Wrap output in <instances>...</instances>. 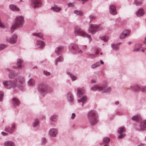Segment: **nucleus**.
<instances>
[{"label": "nucleus", "instance_id": "nucleus-1", "mask_svg": "<svg viewBox=\"0 0 146 146\" xmlns=\"http://www.w3.org/2000/svg\"><path fill=\"white\" fill-rule=\"evenodd\" d=\"M88 118L89 123L92 125H95L98 122L97 115L94 110H91L88 112Z\"/></svg>", "mask_w": 146, "mask_h": 146}, {"label": "nucleus", "instance_id": "nucleus-2", "mask_svg": "<svg viewBox=\"0 0 146 146\" xmlns=\"http://www.w3.org/2000/svg\"><path fill=\"white\" fill-rule=\"evenodd\" d=\"M16 21L11 28V31L12 33L17 28L22 27L24 23V19L22 16H17L16 18Z\"/></svg>", "mask_w": 146, "mask_h": 146}, {"label": "nucleus", "instance_id": "nucleus-3", "mask_svg": "<svg viewBox=\"0 0 146 146\" xmlns=\"http://www.w3.org/2000/svg\"><path fill=\"white\" fill-rule=\"evenodd\" d=\"M93 91L95 90H99L102 92H107L110 91L111 90L110 88H107L106 86H102L99 85H96L93 86L91 88Z\"/></svg>", "mask_w": 146, "mask_h": 146}, {"label": "nucleus", "instance_id": "nucleus-4", "mask_svg": "<svg viewBox=\"0 0 146 146\" xmlns=\"http://www.w3.org/2000/svg\"><path fill=\"white\" fill-rule=\"evenodd\" d=\"M74 33L76 35H78L86 37L90 39L89 40H92L90 36L87 34L82 30L79 27H76L75 29Z\"/></svg>", "mask_w": 146, "mask_h": 146}, {"label": "nucleus", "instance_id": "nucleus-5", "mask_svg": "<svg viewBox=\"0 0 146 146\" xmlns=\"http://www.w3.org/2000/svg\"><path fill=\"white\" fill-rule=\"evenodd\" d=\"M3 84L5 88L10 89L12 88H14L16 86L17 81H4L3 82Z\"/></svg>", "mask_w": 146, "mask_h": 146}, {"label": "nucleus", "instance_id": "nucleus-6", "mask_svg": "<svg viewBox=\"0 0 146 146\" xmlns=\"http://www.w3.org/2000/svg\"><path fill=\"white\" fill-rule=\"evenodd\" d=\"M99 28V25L91 24L90 25L88 31L89 33H91L92 34H94L98 30Z\"/></svg>", "mask_w": 146, "mask_h": 146}, {"label": "nucleus", "instance_id": "nucleus-7", "mask_svg": "<svg viewBox=\"0 0 146 146\" xmlns=\"http://www.w3.org/2000/svg\"><path fill=\"white\" fill-rule=\"evenodd\" d=\"M125 131V129L124 127L122 126L119 127L118 130V133H119L121 134V135L118 137L119 138H123L125 135V134H122V133L124 132Z\"/></svg>", "mask_w": 146, "mask_h": 146}, {"label": "nucleus", "instance_id": "nucleus-8", "mask_svg": "<svg viewBox=\"0 0 146 146\" xmlns=\"http://www.w3.org/2000/svg\"><path fill=\"white\" fill-rule=\"evenodd\" d=\"M69 49L70 50H74L76 51L78 53H80L82 52L81 50H78V47L76 44H71L69 46Z\"/></svg>", "mask_w": 146, "mask_h": 146}, {"label": "nucleus", "instance_id": "nucleus-9", "mask_svg": "<svg viewBox=\"0 0 146 146\" xmlns=\"http://www.w3.org/2000/svg\"><path fill=\"white\" fill-rule=\"evenodd\" d=\"M134 91L136 92L141 91L143 92H146V86H140L139 85H136L134 87Z\"/></svg>", "mask_w": 146, "mask_h": 146}, {"label": "nucleus", "instance_id": "nucleus-10", "mask_svg": "<svg viewBox=\"0 0 146 146\" xmlns=\"http://www.w3.org/2000/svg\"><path fill=\"white\" fill-rule=\"evenodd\" d=\"M17 39V36L16 35H14L9 39H7V41L11 44H14L16 42Z\"/></svg>", "mask_w": 146, "mask_h": 146}, {"label": "nucleus", "instance_id": "nucleus-11", "mask_svg": "<svg viewBox=\"0 0 146 146\" xmlns=\"http://www.w3.org/2000/svg\"><path fill=\"white\" fill-rule=\"evenodd\" d=\"M130 34V31L128 30H126L123 31V32L120 35V39H123L127 37Z\"/></svg>", "mask_w": 146, "mask_h": 146}, {"label": "nucleus", "instance_id": "nucleus-12", "mask_svg": "<svg viewBox=\"0 0 146 146\" xmlns=\"http://www.w3.org/2000/svg\"><path fill=\"white\" fill-rule=\"evenodd\" d=\"M57 133V131L55 129H51L49 131L50 135L52 137H55Z\"/></svg>", "mask_w": 146, "mask_h": 146}, {"label": "nucleus", "instance_id": "nucleus-13", "mask_svg": "<svg viewBox=\"0 0 146 146\" xmlns=\"http://www.w3.org/2000/svg\"><path fill=\"white\" fill-rule=\"evenodd\" d=\"M110 13L113 15H115L116 14V8L113 5H111L110 7Z\"/></svg>", "mask_w": 146, "mask_h": 146}, {"label": "nucleus", "instance_id": "nucleus-14", "mask_svg": "<svg viewBox=\"0 0 146 146\" xmlns=\"http://www.w3.org/2000/svg\"><path fill=\"white\" fill-rule=\"evenodd\" d=\"M46 88V86L45 85L41 84L39 85L38 89L39 91L43 92L45 90Z\"/></svg>", "mask_w": 146, "mask_h": 146}, {"label": "nucleus", "instance_id": "nucleus-15", "mask_svg": "<svg viewBox=\"0 0 146 146\" xmlns=\"http://www.w3.org/2000/svg\"><path fill=\"white\" fill-rule=\"evenodd\" d=\"M33 2L35 5V8L36 7H39L41 6V2L40 0H33Z\"/></svg>", "mask_w": 146, "mask_h": 146}, {"label": "nucleus", "instance_id": "nucleus-16", "mask_svg": "<svg viewBox=\"0 0 146 146\" xmlns=\"http://www.w3.org/2000/svg\"><path fill=\"white\" fill-rule=\"evenodd\" d=\"M36 45L39 48H42L45 46V43L43 41L38 40L36 41Z\"/></svg>", "mask_w": 146, "mask_h": 146}, {"label": "nucleus", "instance_id": "nucleus-17", "mask_svg": "<svg viewBox=\"0 0 146 146\" xmlns=\"http://www.w3.org/2000/svg\"><path fill=\"white\" fill-rule=\"evenodd\" d=\"M84 93L85 92L84 90L79 88L77 89V95L78 96H82Z\"/></svg>", "mask_w": 146, "mask_h": 146}, {"label": "nucleus", "instance_id": "nucleus-18", "mask_svg": "<svg viewBox=\"0 0 146 146\" xmlns=\"http://www.w3.org/2000/svg\"><path fill=\"white\" fill-rule=\"evenodd\" d=\"M140 127L141 130L146 129V120H144L141 123Z\"/></svg>", "mask_w": 146, "mask_h": 146}, {"label": "nucleus", "instance_id": "nucleus-19", "mask_svg": "<svg viewBox=\"0 0 146 146\" xmlns=\"http://www.w3.org/2000/svg\"><path fill=\"white\" fill-rule=\"evenodd\" d=\"M136 14L138 17L143 16L144 14V11L143 9H139L138 11L137 12Z\"/></svg>", "mask_w": 146, "mask_h": 146}, {"label": "nucleus", "instance_id": "nucleus-20", "mask_svg": "<svg viewBox=\"0 0 146 146\" xmlns=\"http://www.w3.org/2000/svg\"><path fill=\"white\" fill-rule=\"evenodd\" d=\"M23 60L21 59H19L17 60V67H14V68H17L18 69H20L22 68L21 64L22 63Z\"/></svg>", "mask_w": 146, "mask_h": 146}, {"label": "nucleus", "instance_id": "nucleus-21", "mask_svg": "<svg viewBox=\"0 0 146 146\" xmlns=\"http://www.w3.org/2000/svg\"><path fill=\"white\" fill-rule=\"evenodd\" d=\"M51 10H53L55 12H58L61 10V8L58 7L56 5H55L54 7L51 8Z\"/></svg>", "mask_w": 146, "mask_h": 146}, {"label": "nucleus", "instance_id": "nucleus-22", "mask_svg": "<svg viewBox=\"0 0 146 146\" xmlns=\"http://www.w3.org/2000/svg\"><path fill=\"white\" fill-rule=\"evenodd\" d=\"M87 100V97L85 96L82 97L80 99L78 100V101L79 103L80 102H82V106H83L84 104L86 102Z\"/></svg>", "mask_w": 146, "mask_h": 146}, {"label": "nucleus", "instance_id": "nucleus-23", "mask_svg": "<svg viewBox=\"0 0 146 146\" xmlns=\"http://www.w3.org/2000/svg\"><path fill=\"white\" fill-rule=\"evenodd\" d=\"M5 146H15L14 143L11 141H7L4 143Z\"/></svg>", "mask_w": 146, "mask_h": 146}, {"label": "nucleus", "instance_id": "nucleus-24", "mask_svg": "<svg viewBox=\"0 0 146 146\" xmlns=\"http://www.w3.org/2000/svg\"><path fill=\"white\" fill-rule=\"evenodd\" d=\"M9 7L10 9L12 11H19V9L18 8L13 5H10Z\"/></svg>", "mask_w": 146, "mask_h": 146}, {"label": "nucleus", "instance_id": "nucleus-25", "mask_svg": "<svg viewBox=\"0 0 146 146\" xmlns=\"http://www.w3.org/2000/svg\"><path fill=\"white\" fill-rule=\"evenodd\" d=\"M12 102L14 106L18 105L19 103V102L18 99L16 98H13L12 99Z\"/></svg>", "mask_w": 146, "mask_h": 146}, {"label": "nucleus", "instance_id": "nucleus-26", "mask_svg": "<svg viewBox=\"0 0 146 146\" xmlns=\"http://www.w3.org/2000/svg\"><path fill=\"white\" fill-rule=\"evenodd\" d=\"M131 119L133 120L138 122L141 119V117L139 115H137L133 117Z\"/></svg>", "mask_w": 146, "mask_h": 146}, {"label": "nucleus", "instance_id": "nucleus-27", "mask_svg": "<svg viewBox=\"0 0 146 146\" xmlns=\"http://www.w3.org/2000/svg\"><path fill=\"white\" fill-rule=\"evenodd\" d=\"M67 99L70 102H72L73 100V97L70 93H68L67 95Z\"/></svg>", "mask_w": 146, "mask_h": 146}, {"label": "nucleus", "instance_id": "nucleus-28", "mask_svg": "<svg viewBox=\"0 0 146 146\" xmlns=\"http://www.w3.org/2000/svg\"><path fill=\"white\" fill-rule=\"evenodd\" d=\"M63 48V47L62 46H59L58 48H57L55 50L56 52L58 54H60L61 51Z\"/></svg>", "mask_w": 146, "mask_h": 146}, {"label": "nucleus", "instance_id": "nucleus-29", "mask_svg": "<svg viewBox=\"0 0 146 146\" xmlns=\"http://www.w3.org/2000/svg\"><path fill=\"white\" fill-rule=\"evenodd\" d=\"M141 47V46L140 45L137 44L135 45V48L133 50V51L134 52L138 51L140 50Z\"/></svg>", "mask_w": 146, "mask_h": 146}, {"label": "nucleus", "instance_id": "nucleus-30", "mask_svg": "<svg viewBox=\"0 0 146 146\" xmlns=\"http://www.w3.org/2000/svg\"><path fill=\"white\" fill-rule=\"evenodd\" d=\"M28 84L29 86H33L35 84V80L33 79H31L29 81Z\"/></svg>", "mask_w": 146, "mask_h": 146}, {"label": "nucleus", "instance_id": "nucleus-31", "mask_svg": "<svg viewBox=\"0 0 146 146\" xmlns=\"http://www.w3.org/2000/svg\"><path fill=\"white\" fill-rule=\"evenodd\" d=\"M33 35L38 37L40 38H41L42 37L43 35L42 33H34L33 34Z\"/></svg>", "mask_w": 146, "mask_h": 146}, {"label": "nucleus", "instance_id": "nucleus-32", "mask_svg": "<svg viewBox=\"0 0 146 146\" xmlns=\"http://www.w3.org/2000/svg\"><path fill=\"white\" fill-rule=\"evenodd\" d=\"M110 139L108 137L105 138L103 140V143L104 144H107L110 141Z\"/></svg>", "mask_w": 146, "mask_h": 146}, {"label": "nucleus", "instance_id": "nucleus-33", "mask_svg": "<svg viewBox=\"0 0 146 146\" xmlns=\"http://www.w3.org/2000/svg\"><path fill=\"white\" fill-rule=\"evenodd\" d=\"M5 131L8 132L12 133H13V129L10 127H8L5 128Z\"/></svg>", "mask_w": 146, "mask_h": 146}, {"label": "nucleus", "instance_id": "nucleus-34", "mask_svg": "<svg viewBox=\"0 0 146 146\" xmlns=\"http://www.w3.org/2000/svg\"><path fill=\"white\" fill-rule=\"evenodd\" d=\"M67 74L68 75L70 76L72 80V81L75 80L76 79V77L74 75L72 74L71 73L68 72Z\"/></svg>", "mask_w": 146, "mask_h": 146}, {"label": "nucleus", "instance_id": "nucleus-35", "mask_svg": "<svg viewBox=\"0 0 146 146\" xmlns=\"http://www.w3.org/2000/svg\"><path fill=\"white\" fill-rule=\"evenodd\" d=\"M74 13L75 14L80 16H82L83 15V13L81 11L75 10L74 11Z\"/></svg>", "mask_w": 146, "mask_h": 146}, {"label": "nucleus", "instance_id": "nucleus-36", "mask_svg": "<svg viewBox=\"0 0 146 146\" xmlns=\"http://www.w3.org/2000/svg\"><path fill=\"white\" fill-rule=\"evenodd\" d=\"M39 124V121L38 119H36L33 122V127H35Z\"/></svg>", "mask_w": 146, "mask_h": 146}, {"label": "nucleus", "instance_id": "nucleus-37", "mask_svg": "<svg viewBox=\"0 0 146 146\" xmlns=\"http://www.w3.org/2000/svg\"><path fill=\"white\" fill-rule=\"evenodd\" d=\"M100 38L104 41H107L108 40V36H104L102 37H100Z\"/></svg>", "mask_w": 146, "mask_h": 146}, {"label": "nucleus", "instance_id": "nucleus-38", "mask_svg": "<svg viewBox=\"0 0 146 146\" xmlns=\"http://www.w3.org/2000/svg\"><path fill=\"white\" fill-rule=\"evenodd\" d=\"M57 118V117L56 115H54L51 116L50 117V120L52 121H55Z\"/></svg>", "mask_w": 146, "mask_h": 146}, {"label": "nucleus", "instance_id": "nucleus-39", "mask_svg": "<svg viewBox=\"0 0 146 146\" xmlns=\"http://www.w3.org/2000/svg\"><path fill=\"white\" fill-rule=\"evenodd\" d=\"M142 0H136L135 2L136 5H140L142 4Z\"/></svg>", "mask_w": 146, "mask_h": 146}, {"label": "nucleus", "instance_id": "nucleus-40", "mask_svg": "<svg viewBox=\"0 0 146 146\" xmlns=\"http://www.w3.org/2000/svg\"><path fill=\"white\" fill-rule=\"evenodd\" d=\"M100 64L99 63H96L92 65L91 67L92 68H95L99 66Z\"/></svg>", "mask_w": 146, "mask_h": 146}, {"label": "nucleus", "instance_id": "nucleus-41", "mask_svg": "<svg viewBox=\"0 0 146 146\" xmlns=\"http://www.w3.org/2000/svg\"><path fill=\"white\" fill-rule=\"evenodd\" d=\"M6 46V45L4 44H0V51L3 49Z\"/></svg>", "mask_w": 146, "mask_h": 146}, {"label": "nucleus", "instance_id": "nucleus-42", "mask_svg": "<svg viewBox=\"0 0 146 146\" xmlns=\"http://www.w3.org/2000/svg\"><path fill=\"white\" fill-rule=\"evenodd\" d=\"M3 93L2 91H0V101L2 100V98L3 96Z\"/></svg>", "mask_w": 146, "mask_h": 146}, {"label": "nucleus", "instance_id": "nucleus-43", "mask_svg": "<svg viewBox=\"0 0 146 146\" xmlns=\"http://www.w3.org/2000/svg\"><path fill=\"white\" fill-rule=\"evenodd\" d=\"M89 18L90 20L95 19L96 18V17L93 15H90L89 17Z\"/></svg>", "mask_w": 146, "mask_h": 146}, {"label": "nucleus", "instance_id": "nucleus-44", "mask_svg": "<svg viewBox=\"0 0 146 146\" xmlns=\"http://www.w3.org/2000/svg\"><path fill=\"white\" fill-rule=\"evenodd\" d=\"M62 60V57H60L58 58L56 60L55 63L56 64H57V62L59 61H61Z\"/></svg>", "mask_w": 146, "mask_h": 146}, {"label": "nucleus", "instance_id": "nucleus-45", "mask_svg": "<svg viewBox=\"0 0 146 146\" xmlns=\"http://www.w3.org/2000/svg\"><path fill=\"white\" fill-rule=\"evenodd\" d=\"M112 47L115 50H117L118 49V48L117 46L115 44L112 45Z\"/></svg>", "mask_w": 146, "mask_h": 146}, {"label": "nucleus", "instance_id": "nucleus-46", "mask_svg": "<svg viewBox=\"0 0 146 146\" xmlns=\"http://www.w3.org/2000/svg\"><path fill=\"white\" fill-rule=\"evenodd\" d=\"M46 142V139L45 138H43L42 139V145L44 144Z\"/></svg>", "mask_w": 146, "mask_h": 146}, {"label": "nucleus", "instance_id": "nucleus-47", "mask_svg": "<svg viewBox=\"0 0 146 146\" xmlns=\"http://www.w3.org/2000/svg\"><path fill=\"white\" fill-rule=\"evenodd\" d=\"M44 74L45 75H46V76H48L50 75V73L46 71H44Z\"/></svg>", "mask_w": 146, "mask_h": 146}, {"label": "nucleus", "instance_id": "nucleus-48", "mask_svg": "<svg viewBox=\"0 0 146 146\" xmlns=\"http://www.w3.org/2000/svg\"><path fill=\"white\" fill-rule=\"evenodd\" d=\"M0 27L2 28H4L5 27L3 23L1 22V21H0Z\"/></svg>", "mask_w": 146, "mask_h": 146}, {"label": "nucleus", "instance_id": "nucleus-49", "mask_svg": "<svg viewBox=\"0 0 146 146\" xmlns=\"http://www.w3.org/2000/svg\"><path fill=\"white\" fill-rule=\"evenodd\" d=\"M14 74H11V73H10L9 75V77L11 78H13L14 77Z\"/></svg>", "mask_w": 146, "mask_h": 146}, {"label": "nucleus", "instance_id": "nucleus-50", "mask_svg": "<svg viewBox=\"0 0 146 146\" xmlns=\"http://www.w3.org/2000/svg\"><path fill=\"white\" fill-rule=\"evenodd\" d=\"M76 115L74 113H72V115L71 118L72 119H73L75 117Z\"/></svg>", "mask_w": 146, "mask_h": 146}, {"label": "nucleus", "instance_id": "nucleus-51", "mask_svg": "<svg viewBox=\"0 0 146 146\" xmlns=\"http://www.w3.org/2000/svg\"><path fill=\"white\" fill-rule=\"evenodd\" d=\"M1 134L3 136L7 135H8L7 133L4 132H1Z\"/></svg>", "mask_w": 146, "mask_h": 146}, {"label": "nucleus", "instance_id": "nucleus-52", "mask_svg": "<svg viewBox=\"0 0 146 146\" xmlns=\"http://www.w3.org/2000/svg\"><path fill=\"white\" fill-rule=\"evenodd\" d=\"M99 50L98 49H97L95 52V54L96 55H98L99 54Z\"/></svg>", "mask_w": 146, "mask_h": 146}, {"label": "nucleus", "instance_id": "nucleus-53", "mask_svg": "<svg viewBox=\"0 0 146 146\" xmlns=\"http://www.w3.org/2000/svg\"><path fill=\"white\" fill-rule=\"evenodd\" d=\"M11 128L13 129H13L15 128V124H13L12 125V127Z\"/></svg>", "mask_w": 146, "mask_h": 146}, {"label": "nucleus", "instance_id": "nucleus-54", "mask_svg": "<svg viewBox=\"0 0 146 146\" xmlns=\"http://www.w3.org/2000/svg\"><path fill=\"white\" fill-rule=\"evenodd\" d=\"M91 82L92 83H95L96 82V81L94 80H92L91 81Z\"/></svg>", "mask_w": 146, "mask_h": 146}, {"label": "nucleus", "instance_id": "nucleus-55", "mask_svg": "<svg viewBox=\"0 0 146 146\" xmlns=\"http://www.w3.org/2000/svg\"><path fill=\"white\" fill-rule=\"evenodd\" d=\"M83 47V48L86 49L87 47V46L86 45H84Z\"/></svg>", "mask_w": 146, "mask_h": 146}, {"label": "nucleus", "instance_id": "nucleus-56", "mask_svg": "<svg viewBox=\"0 0 146 146\" xmlns=\"http://www.w3.org/2000/svg\"><path fill=\"white\" fill-rule=\"evenodd\" d=\"M144 43L146 44V37L145 38Z\"/></svg>", "mask_w": 146, "mask_h": 146}, {"label": "nucleus", "instance_id": "nucleus-57", "mask_svg": "<svg viewBox=\"0 0 146 146\" xmlns=\"http://www.w3.org/2000/svg\"><path fill=\"white\" fill-rule=\"evenodd\" d=\"M119 104V102L118 101H117L115 102V104L116 105H117Z\"/></svg>", "mask_w": 146, "mask_h": 146}, {"label": "nucleus", "instance_id": "nucleus-58", "mask_svg": "<svg viewBox=\"0 0 146 146\" xmlns=\"http://www.w3.org/2000/svg\"><path fill=\"white\" fill-rule=\"evenodd\" d=\"M100 62L102 64H103L104 63V62H103L102 60H101L100 61Z\"/></svg>", "mask_w": 146, "mask_h": 146}, {"label": "nucleus", "instance_id": "nucleus-59", "mask_svg": "<svg viewBox=\"0 0 146 146\" xmlns=\"http://www.w3.org/2000/svg\"><path fill=\"white\" fill-rule=\"evenodd\" d=\"M143 145L142 144H140L138 146H143Z\"/></svg>", "mask_w": 146, "mask_h": 146}, {"label": "nucleus", "instance_id": "nucleus-60", "mask_svg": "<svg viewBox=\"0 0 146 146\" xmlns=\"http://www.w3.org/2000/svg\"><path fill=\"white\" fill-rule=\"evenodd\" d=\"M131 42H128V44L129 45H130V44H131Z\"/></svg>", "mask_w": 146, "mask_h": 146}, {"label": "nucleus", "instance_id": "nucleus-61", "mask_svg": "<svg viewBox=\"0 0 146 146\" xmlns=\"http://www.w3.org/2000/svg\"><path fill=\"white\" fill-rule=\"evenodd\" d=\"M141 51L142 52H144V50L143 49H142L141 50Z\"/></svg>", "mask_w": 146, "mask_h": 146}, {"label": "nucleus", "instance_id": "nucleus-62", "mask_svg": "<svg viewBox=\"0 0 146 146\" xmlns=\"http://www.w3.org/2000/svg\"><path fill=\"white\" fill-rule=\"evenodd\" d=\"M105 145L104 146H108L107 145H106V144H104Z\"/></svg>", "mask_w": 146, "mask_h": 146}, {"label": "nucleus", "instance_id": "nucleus-63", "mask_svg": "<svg viewBox=\"0 0 146 146\" xmlns=\"http://www.w3.org/2000/svg\"><path fill=\"white\" fill-rule=\"evenodd\" d=\"M100 54L101 55H102V52H101V53H100Z\"/></svg>", "mask_w": 146, "mask_h": 146}]
</instances>
